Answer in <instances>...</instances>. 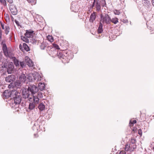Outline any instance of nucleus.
<instances>
[{
	"label": "nucleus",
	"instance_id": "nucleus-1",
	"mask_svg": "<svg viewBox=\"0 0 154 154\" xmlns=\"http://www.w3.org/2000/svg\"><path fill=\"white\" fill-rule=\"evenodd\" d=\"M68 45L67 44L66 46L62 44L60 45L63 49L61 50L60 59H62V61L64 63L69 62L70 60L72 59L74 56L73 53L71 51L64 49L67 48L66 46L68 47Z\"/></svg>",
	"mask_w": 154,
	"mask_h": 154
},
{
	"label": "nucleus",
	"instance_id": "nucleus-2",
	"mask_svg": "<svg viewBox=\"0 0 154 154\" xmlns=\"http://www.w3.org/2000/svg\"><path fill=\"white\" fill-rule=\"evenodd\" d=\"M13 94L11 99V104L15 106L19 104L22 100V97L20 93L17 92L15 90L13 92Z\"/></svg>",
	"mask_w": 154,
	"mask_h": 154
},
{
	"label": "nucleus",
	"instance_id": "nucleus-3",
	"mask_svg": "<svg viewBox=\"0 0 154 154\" xmlns=\"http://www.w3.org/2000/svg\"><path fill=\"white\" fill-rule=\"evenodd\" d=\"M100 22L102 23H104L105 22L106 24H109L110 23V20H111V18L108 14H106L103 16L102 14H100Z\"/></svg>",
	"mask_w": 154,
	"mask_h": 154
},
{
	"label": "nucleus",
	"instance_id": "nucleus-4",
	"mask_svg": "<svg viewBox=\"0 0 154 154\" xmlns=\"http://www.w3.org/2000/svg\"><path fill=\"white\" fill-rule=\"evenodd\" d=\"M16 76L14 75H8L6 77L5 80L7 82H11L10 84L8 85V88H10L11 87L13 88L14 87V85H12V83L15 82L16 80Z\"/></svg>",
	"mask_w": 154,
	"mask_h": 154
},
{
	"label": "nucleus",
	"instance_id": "nucleus-5",
	"mask_svg": "<svg viewBox=\"0 0 154 154\" xmlns=\"http://www.w3.org/2000/svg\"><path fill=\"white\" fill-rule=\"evenodd\" d=\"M28 88L32 95L35 94L38 91V87L33 84H29L28 85Z\"/></svg>",
	"mask_w": 154,
	"mask_h": 154
},
{
	"label": "nucleus",
	"instance_id": "nucleus-6",
	"mask_svg": "<svg viewBox=\"0 0 154 154\" xmlns=\"http://www.w3.org/2000/svg\"><path fill=\"white\" fill-rule=\"evenodd\" d=\"M15 90L14 89L12 90L11 89L5 90L3 93V95L6 99L9 97L11 99L13 94L12 93L13 92H14Z\"/></svg>",
	"mask_w": 154,
	"mask_h": 154
},
{
	"label": "nucleus",
	"instance_id": "nucleus-7",
	"mask_svg": "<svg viewBox=\"0 0 154 154\" xmlns=\"http://www.w3.org/2000/svg\"><path fill=\"white\" fill-rule=\"evenodd\" d=\"M38 75H36L34 73L29 74L28 75L27 79L29 82H32L35 81L36 79L37 81L39 80L38 77Z\"/></svg>",
	"mask_w": 154,
	"mask_h": 154
},
{
	"label": "nucleus",
	"instance_id": "nucleus-8",
	"mask_svg": "<svg viewBox=\"0 0 154 154\" xmlns=\"http://www.w3.org/2000/svg\"><path fill=\"white\" fill-rule=\"evenodd\" d=\"M79 5L75 2H72L71 3L70 9L72 11L75 12H78L79 10Z\"/></svg>",
	"mask_w": 154,
	"mask_h": 154
},
{
	"label": "nucleus",
	"instance_id": "nucleus-9",
	"mask_svg": "<svg viewBox=\"0 0 154 154\" xmlns=\"http://www.w3.org/2000/svg\"><path fill=\"white\" fill-rule=\"evenodd\" d=\"M7 72L8 74H11L14 72V66L12 62H8L7 67Z\"/></svg>",
	"mask_w": 154,
	"mask_h": 154
},
{
	"label": "nucleus",
	"instance_id": "nucleus-10",
	"mask_svg": "<svg viewBox=\"0 0 154 154\" xmlns=\"http://www.w3.org/2000/svg\"><path fill=\"white\" fill-rule=\"evenodd\" d=\"M30 92L28 90V89L24 88L22 90V94L23 98L25 99L29 98L30 99H32V98H29V96L30 95L29 93Z\"/></svg>",
	"mask_w": 154,
	"mask_h": 154
},
{
	"label": "nucleus",
	"instance_id": "nucleus-11",
	"mask_svg": "<svg viewBox=\"0 0 154 154\" xmlns=\"http://www.w3.org/2000/svg\"><path fill=\"white\" fill-rule=\"evenodd\" d=\"M34 31L31 29H29L26 30V33L24 34V35L27 38H31L34 36Z\"/></svg>",
	"mask_w": 154,
	"mask_h": 154
},
{
	"label": "nucleus",
	"instance_id": "nucleus-12",
	"mask_svg": "<svg viewBox=\"0 0 154 154\" xmlns=\"http://www.w3.org/2000/svg\"><path fill=\"white\" fill-rule=\"evenodd\" d=\"M51 54H53V56H57L60 59V57L61 53V50H56L54 49H50Z\"/></svg>",
	"mask_w": 154,
	"mask_h": 154
},
{
	"label": "nucleus",
	"instance_id": "nucleus-13",
	"mask_svg": "<svg viewBox=\"0 0 154 154\" xmlns=\"http://www.w3.org/2000/svg\"><path fill=\"white\" fill-rule=\"evenodd\" d=\"M39 122V118H38L35 122L33 126L32 127V129L33 131H38L40 129V125L38 123V122Z\"/></svg>",
	"mask_w": 154,
	"mask_h": 154
},
{
	"label": "nucleus",
	"instance_id": "nucleus-14",
	"mask_svg": "<svg viewBox=\"0 0 154 154\" xmlns=\"http://www.w3.org/2000/svg\"><path fill=\"white\" fill-rule=\"evenodd\" d=\"M47 47L48 50L54 49V50H60V48L59 46L55 43H53L52 46H48Z\"/></svg>",
	"mask_w": 154,
	"mask_h": 154
},
{
	"label": "nucleus",
	"instance_id": "nucleus-15",
	"mask_svg": "<svg viewBox=\"0 0 154 154\" xmlns=\"http://www.w3.org/2000/svg\"><path fill=\"white\" fill-rule=\"evenodd\" d=\"M9 9L13 15H16L17 13V10L15 6L10 5L9 6Z\"/></svg>",
	"mask_w": 154,
	"mask_h": 154
},
{
	"label": "nucleus",
	"instance_id": "nucleus-16",
	"mask_svg": "<svg viewBox=\"0 0 154 154\" xmlns=\"http://www.w3.org/2000/svg\"><path fill=\"white\" fill-rule=\"evenodd\" d=\"M25 61L29 66L32 67L33 66V63L32 61L28 57H26Z\"/></svg>",
	"mask_w": 154,
	"mask_h": 154
},
{
	"label": "nucleus",
	"instance_id": "nucleus-17",
	"mask_svg": "<svg viewBox=\"0 0 154 154\" xmlns=\"http://www.w3.org/2000/svg\"><path fill=\"white\" fill-rule=\"evenodd\" d=\"M96 17V12H93V13L91 14L89 21L91 23H93L94 20H95Z\"/></svg>",
	"mask_w": 154,
	"mask_h": 154
},
{
	"label": "nucleus",
	"instance_id": "nucleus-18",
	"mask_svg": "<svg viewBox=\"0 0 154 154\" xmlns=\"http://www.w3.org/2000/svg\"><path fill=\"white\" fill-rule=\"evenodd\" d=\"M31 39H30V42L33 45H35L37 43L38 44V43H39V40H38L37 39L36 37L33 36L31 38Z\"/></svg>",
	"mask_w": 154,
	"mask_h": 154
},
{
	"label": "nucleus",
	"instance_id": "nucleus-19",
	"mask_svg": "<svg viewBox=\"0 0 154 154\" xmlns=\"http://www.w3.org/2000/svg\"><path fill=\"white\" fill-rule=\"evenodd\" d=\"M26 77L24 74H22L20 76L19 79L21 82L24 83L26 80Z\"/></svg>",
	"mask_w": 154,
	"mask_h": 154
},
{
	"label": "nucleus",
	"instance_id": "nucleus-20",
	"mask_svg": "<svg viewBox=\"0 0 154 154\" xmlns=\"http://www.w3.org/2000/svg\"><path fill=\"white\" fill-rule=\"evenodd\" d=\"M95 6L96 8V10L98 11H99L101 8V1L100 0H97Z\"/></svg>",
	"mask_w": 154,
	"mask_h": 154
},
{
	"label": "nucleus",
	"instance_id": "nucleus-21",
	"mask_svg": "<svg viewBox=\"0 0 154 154\" xmlns=\"http://www.w3.org/2000/svg\"><path fill=\"white\" fill-rule=\"evenodd\" d=\"M2 49L5 55H6V54L8 55V50L7 46L6 44H4L3 45H2Z\"/></svg>",
	"mask_w": 154,
	"mask_h": 154
},
{
	"label": "nucleus",
	"instance_id": "nucleus-22",
	"mask_svg": "<svg viewBox=\"0 0 154 154\" xmlns=\"http://www.w3.org/2000/svg\"><path fill=\"white\" fill-rule=\"evenodd\" d=\"M38 88L40 90L42 91L45 89V84L43 83L40 82L38 84Z\"/></svg>",
	"mask_w": 154,
	"mask_h": 154
},
{
	"label": "nucleus",
	"instance_id": "nucleus-23",
	"mask_svg": "<svg viewBox=\"0 0 154 154\" xmlns=\"http://www.w3.org/2000/svg\"><path fill=\"white\" fill-rule=\"evenodd\" d=\"M103 24L102 23L100 22L99 25L97 29V32L98 33H101L103 32Z\"/></svg>",
	"mask_w": 154,
	"mask_h": 154
},
{
	"label": "nucleus",
	"instance_id": "nucleus-24",
	"mask_svg": "<svg viewBox=\"0 0 154 154\" xmlns=\"http://www.w3.org/2000/svg\"><path fill=\"white\" fill-rule=\"evenodd\" d=\"M38 108L40 111H42L45 109V106L43 103H41L39 104Z\"/></svg>",
	"mask_w": 154,
	"mask_h": 154
},
{
	"label": "nucleus",
	"instance_id": "nucleus-25",
	"mask_svg": "<svg viewBox=\"0 0 154 154\" xmlns=\"http://www.w3.org/2000/svg\"><path fill=\"white\" fill-rule=\"evenodd\" d=\"M13 62L14 63V64L16 66H20L19 65V60L16 58L15 57H13Z\"/></svg>",
	"mask_w": 154,
	"mask_h": 154
},
{
	"label": "nucleus",
	"instance_id": "nucleus-26",
	"mask_svg": "<svg viewBox=\"0 0 154 154\" xmlns=\"http://www.w3.org/2000/svg\"><path fill=\"white\" fill-rule=\"evenodd\" d=\"M33 100L34 101V102L33 103H34L35 104V103L37 104L39 102V98L37 97V95L34 96L33 95Z\"/></svg>",
	"mask_w": 154,
	"mask_h": 154
},
{
	"label": "nucleus",
	"instance_id": "nucleus-27",
	"mask_svg": "<svg viewBox=\"0 0 154 154\" xmlns=\"http://www.w3.org/2000/svg\"><path fill=\"white\" fill-rule=\"evenodd\" d=\"M23 45L24 50H25L26 51L28 52L30 50L29 47L27 44L25 43H23Z\"/></svg>",
	"mask_w": 154,
	"mask_h": 154
},
{
	"label": "nucleus",
	"instance_id": "nucleus-28",
	"mask_svg": "<svg viewBox=\"0 0 154 154\" xmlns=\"http://www.w3.org/2000/svg\"><path fill=\"white\" fill-rule=\"evenodd\" d=\"M26 37L23 36V35L21 36V38L23 42H24L27 43L29 42V40Z\"/></svg>",
	"mask_w": 154,
	"mask_h": 154
},
{
	"label": "nucleus",
	"instance_id": "nucleus-29",
	"mask_svg": "<svg viewBox=\"0 0 154 154\" xmlns=\"http://www.w3.org/2000/svg\"><path fill=\"white\" fill-rule=\"evenodd\" d=\"M35 103H30L29 106V109L30 110L33 109L35 108Z\"/></svg>",
	"mask_w": 154,
	"mask_h": 154
},
{
	"label": "nucleus",
	"instance_id": "nucleus-30",
	"mask_svg": "<svg viewBox=\"0 0 154 154\" xmlns=\"http://www.w3.org/2000/svg\"><path fill=\"white\" fill-rule=\"evenodd\" d=\"M137 123V121L136 120H130L129 123V126L131 127L133 126L134 124H136Z\"/></svg>",
	"mask_w": 154,
	"mask_h": 154
},
{
	"label": "nucleus",
	"instance_id": "nucleus-31",
	"mask_svg": "<svg viewBox=\"0 0 154 154\" xmlns=\"http://www.w3.org/2000/svg\"><path fill=\"white\" fill-rule=\"evenodd\" d=\"M47 44L44 42H42L40 45V48L42 50H44L45 48L47 46Z\"/></svg>",
	"mask_w": 154,
	"mask_h": 154
},
{
	"label": "nucleus",
	"instance_id": "nucleus-32",
	"mask_svg": "<svg viewBox=\"0 0 154 154\" xmlns=\"http://www.w3.org/2000/svg\"><path fill=\"white\" fill-rule=\"evenodd\" d=\"M142 2L143 5L146 6H148L150 2L148 0H142Z\"/></svg>",
	"mask_w": 154,
	"mask_h": 154
},
{
	"label": "nucleus",
	"instance_id": "nucleus-33",
	"mask_svg": "<svg viewBox=\"0 0 154 154\" xmlns=\"http://www.w3.org/2000/svg\"><path fill=\"white\" fill-rule=\"evenodd\" d=\"M8 64V62L7 61H6L5 62H3L2 63V67L3 68H6Z\"/></svg>",
	"mask_w": 154,
	"mask_h": 154
},
{
	"label": "nucleus",
	"instance_id": "nucleus-34",
	"mask_svg": "<svg viewBox=\"0 0 154 154\" xmlns=\"http://www.w3.org/2000/svg\"><path fill=\"white\" fill-rule=\"evenodd\" d=\"M110 21L112 22L115 24H116L118 22V19L116 17L112 18V19H111V20H110Z\"/></svg>",
	"mask_w": 154,
	"mask_h": 154
},
{
	"label": "nucleus",
	"instance_id": "nucleus-35",
	"mask_svg": "<svg viewBox=\"0 0 154 154\" xmlns=\"http://www.w3.org/2000/svg\"><path fill=\"white\" fill-rule=\"evenodd\" d=\"M10 27L8 26H5V33L6 35H8L9 32Z\"/></svg>",
	"mask_w": 154,
	"mask_h": 154
},
{
	"label": "nucleus",
	"instance_id": "nucleus-36",
	"mask_svg": "<svg viewBox=\"0 0 154 154\" xmlns=\"http://www.w3.org/2000/svg\"><path fill=\"white\" fill-rule=\"evenodd\" d=\"M47 38L48 40L51 42H53L54 41L53 37L51 35H48Z\"/></svg>",
	"mask_w": 154,
	"mask_h": 154
},
{
	"label": "nucleus",
	"instance_id": "nucleus-37",
	"mask_svg": "<svg viewBox=\"0 0 154 154\" xmlns=\"http://www.w3.org/2000/svg\"><path fill=\"white\" fill-rule=\"evenodd\" d=\"M130 144H127L125 145V150L126 151H128L129 150L130 148Z\"/></svg>",
	"mask_w": 154,
	"mask_h": 154
},
{
	"label": "nucleus",
	"instance_id": "nucleus-38",
	"mask_svg": "<svg viewBox=\"0 0 154 154\" xmlns=\"http://www.w3.org/2000/svg\"><path fill=\"white\" fill-rule=\"evenodd\" d=\"M146 119V118L145 117H143L142 115L140 116V117L139 119V121L140 122H142L144 121Z\"/></svg>",
	"mask_w": 154,
	"mask_h": 154
},
{
	"label": "nucleus",
	"instance_id": "nucleus-39",
	"mask_svg": "<svg viewBox=\"0 0 154 154\" xmlns=\"http://www.w3.org/2000/svg\"><path fill=\"white\" fill-rule=\"evenodd\" d=\"M0 2L4 6H6L7 5L6 0H0Z\"/></svg>",
	"mask_w": 154,
	"mask_h": 154
},
{
	"label": "nucleus",
	"instance_id": "nucleus-40",
	"mask_svg": "<svg viewBox=\"0 0 154 154\" xmlns=\"http://www.w3.org/2000/svg\"><path fill=\"white\" fill-rule=\"evenodd\" d=\"M8 55L7 54H6V55H5L6 57H9L11 58L12 57V53L11 51H8Z\"/></svg>",
	"mask_w": 154,
	"mask_h": 154
},
{
	"label": "nucleus",
	"instance_id": "nucleus-41",
	"mask_svg": "<svg viewBox=\"0 0 154 154\" xmlns=\"http://www.w3.org/2000/svg\"><path fill=\"white\" fill-rule=\"evenodd\" d=\"M37 94V97H38V98H41L43 97L42 93L40 91L38 92Z\"/></svg>",
	"mask_w": 154,
	"mask_h": 154
},
{
	"label": "nucleus",
	"instance_id": "nucleus-42",
	"mask_svg": "<svg viewBox=\"0 0 154 154\" xmlns=\"http://www.w3.org/2000/svg\"><path fill=\"white\" fill-rule=\"evenodd\" d=\"M94 0V2L91 6V8H94V7L95 4H96V2H97V0Z\"/></svg>",
	"mask_w": 154,
	"mask_h": 154
},
{
	"label": "nucleus",
	"instance_id": "nucleus-43",
	"mask_svg": "<svg viewBox=\"0 0 154 154\" xmlns=\"http://www.w3.org/2000/svg\"><path fill=\"white\" fill-rule=\"evenodd\" d=\"M20 66L22 68H23L24 66H25V62L24 61L20 62Z\"/></svg>",
	"mask_w": 154,
	"mask_h": 154
},
{
	"label": "nucleus",
	"instance_id": "nucleus-44",
	"mask_svg": "<svg viewBox=\"0 0 154 154\" xmlns=\"http://www.w3.org/2000/svg\"><path fill=\"white\" fill-rule=\"evenodd\" d=\"M114 13L116 15H119L120 14V12L119 10H115L114 11Z\"/></svg>",
	"mask_w": 154,
	"mask_h": 154
},
{
	"label": "nucleus",
	"instance_id": "nucleus-45",
	"mask_svg": "<svg viewBox=\"0 0 154 154\" xmlns=\"http://www.w3.org/2000/svg\"><path fill=\"white\" fill-rule=\"evenodd\" d=\"M15 82V83L14 84V85L15 84V85H14V87L15 86H20L21 85V83L20 82Z\"/></svg>",
	"mask_w": 154,
	"mask_h": 154
},
{
	"label": "nucleus",
	"instance_id": "nucleus-46",
	"mask_svg": "<svg viewBox=\"0 0 154 154\" xmlns=\"http://www.w3.org/2000/svg\"><path fill=\"white\" fill-rule=\"evenodd\" d=\"M136 140L135 139H131V143L134 144L135 143Z\"/></svg>",
	"mask_w": 154,
	"mask_h": 154
},
{
	"label": "nucleus",
	"instance_id": "nucleus-47",
	"mask_svg": "<svg viewBox=\"0 0 154 154\" xmlns=\"http://www.w3.org/2000/svg\"><path fill=\"white\" fill-rule=\"evenodd\" d=\"M138 134L140 137L142 136V132L141 129H140L138 130Z\"/></svg>",
	"mask_w": 154,
	"mask_h": 154
},
{
	"label": "nucleus",
	"instance_id": "nucleus-48",
	"mask_svg": "<svg viewBox=\"0 0 154 154\" xmlns=\"http://www.w3.org/2000/svg\"><path fill=\"white\" fill-rule=\"evenodd\" d=\"M23 45L22 46L21 44H20L19 45V48L22 51L24 52V49H23Z\"/></svg>",
	"mask_w": 154,
	"mask_h": 154
},
{
	"label": "nucleus",
	"instance_id": "nucleus-49",
	"mask_svg": "<svg viewBox=\"0 0 154 154\" xmlns=\"http://www.w3.org/2000/svg\"><path fill=\"white\" fill-rule=\"evenodd\" d=\"M126 152L124 150L120 151L119 154H125Z\"/></svg>",
	"mask_w": 154,
	"mask_h": 154
},
{
	"label": "nucleus",
	"instance_id": "nucleus-50",
	"mask_svg": "<svg viewBox=\"0 0 154 154\" xmlns=\"http://www.w3.org/2000/svg\"><path fill=\"white\" fill-rule=\"evenodd\" d=\"M137 129V128L136 127H133L132 131L134 132H135L136 131Z\"/></svg>",
	"mask_w": 154,
	"mask_h": 154
},
{
	"label": "nucleus",
	"instance_id": "nucleus-51",
	"mask_svg": "<svg viewBox=\"0 0 154 154\" xmlns=\"http://www.w3.org/2000/svg\"><path fill=\"white\" fill-rule=\"evenodd\" d=\"M123 22L124 23H126L128 22V20L127 19H123L122 20Z\"/></svg>",
	"mask_w": 154,
	"mask_h": 154
},
{
	"label": "nucleus",
	"instance_id": "nucleus-52",
	"mask_svg": "<svg viewBox=\"0 0 154 154\" xmlns=\"http://www.w3.org/2000/svg\"><path fill=\"white\" fill-rule=\"evenodd\" d=\"M1 23V27H2V29H4V25L3 23H2L1 22H0Z\"/></svg>",
	"mask_w": 154,
	"mask_h": 154
},
{
	"label": "nucleus",
	"instance_id": "nucleus-53",
	"mask_svg": "<svg viewBox=\"0 0 154 154\" xmlns=\"http://www.w3.org/2000/svg\"><path fill=\"white\" fill-rule=\"evenodd\" d=\"M15 23H16V24H17V25L18 26H20V24H19V22H18V21H17V20H15Z\"/></svg>",
	"mask_w": 154,
	"mask_h": 154
},
{
	"label": "nucleus",
	"instance_id": "nucleus-54",
	"mask_svg": "<svg viewBox=\"0 0 154 154\" xmlns=\"http://www.w3.org/2000/svg\"><path fill=\"white\" fill-rule=\"evenodd\" d=\"M131 147H132L133 148V149H136L137 148V146L136 145H133V146L131 145Z\"/></svg>",
	"mask_w": 154,
	"mask_h": 154
},
{
	"label": "nucleus",
	"instance_id": "nucleus-55",
	"mask_svg": "<svg viewBox=\"0 0 154 154\" xmlns=\"http://www.w3.org/2000/svg\"><path fill=\"white\" fill-rule=\"evenodd\" d=\"M134 149H133V148L132 147L130 146V148L129 150L130 152H132L134 151Z\"/></svg>",
	"mask_w": 154,
	"mask_h": 154
},
{
	"label": "nucleus",
	"instance_id": "nucleus-56",
	"mask_svg": "<svg viewBox=\"0 0 154 154\" xmlns=\"http://www.w3.org/2000/svg\"><path fill=\"white\" fill-rule=\"evenodd\" d=\"M10 4H12L13 2V0H6Z\"/></svg>",
	"mask_w": 154,
	"mask_h": 154
},
{
	"label": "nucleus",
	"instance_id": "nucleus-57",
	"mask_svg": "<svg viewBox=\"0 0 154 154\" xmlns=\"http://www.w3.org/2000/svg\"><path fill=\"white\" fill-rule=\"evenodd\" d=\"M5 42H6V41H5V40H3L2 41V43H1V45H3V44H5Z\"/></svg>",
	"mask_w": 154,
	"mask_h": 154
},
{
	"label": "nucleus",
	"instance_id": "nucleus-58",
	"mask_svg": "<svg viewBox=\"0 0 154 154\" xmlns=\"http://www.w3.org/2000/svg\"><path fill=\"white\" fill-rule=\"evenodd\" d=\"M102 2H104V4L103 3V4L102 5V6L103 7H104V5H106V3L105 0H102Z\"/></svg>",
	"mask_w": 154,
	"mask_h": 154
},
{
	"label": "nucleus",
	"instance_id": "nucleus-59",
	"mask_svg": "<svg viewBox=\"0 0 154 154\" xmlns=\"http://www.w3.org/2000/svg\"><path fill=\"white\" fill-rule=\"evenodd\" d=\"M34 136L36 138V137H38V134L36 133V134H34Z\"/></svg>",
	"mask_w": 154,
	"mask_h": 154
},
{
	"label": "nucleus",
	"instance_id": "nucleus-60",
	"mask_svg": "<svg viewBox=\"0 0 154 154\" xmlns=\"http://www.w3.org/2000/svg\"><path fill=\"white\" fill-rule=\"evenodd\" d=\"M2 31L0 30V39L2 37Z\"/></svg>",
	"mask_w": 154,
	"mask_h": 154
},
{
	"label": "nucleus",
	"instance_id": "nucleus-61",
	"mask_svg": "<svg viewBox=\"0 0 154 154\" xmlns=\"http://www.w3.org/2000/svg\"><path fill=\"white\" fill-rule=\"evenodd\" d=\"M115 37H116V35H111V37L112 38H115Z\"/></svg>",
	"mask_w": 154,
	"mask_h": 154
},
{
	"label": "nucleus",
	"instance_id": "nucleus-62",
	"mask_svg": "<svg viewBox=\"0 0 154 154\" xmlns=\"http://www.w3.org/2000/svg\"><path fill=\"white\" fill-rule=\"evenodd\" d=\"M27 1L29 3H31L32 1V0H27Z\"/></svg>",
	"mask_w": 154,
	"mask_h": 154
},
{
	"label": "nucleus",
	"instance_id": "nucleus-63",
	"mask_svg": "<svg viewBox=\"0 0 154 154\" xmlns=\"http://www.w3.org/2000/svg\"><path fill=\"white\" fill-rule=\"evenodd\" d=\"M152 5L154 6V0H152Z\"/></svg>",
	"mask_w": 154,
	"mask_h": 154
},
{
	"label": "nucleus",
	"instance_id": "nucleus-64",
	"mask_svg": "<svg viewBox=\"0 0 154 154\" xmlns=\"http://www.w3.org/2000/svg\"><path fill=\"white\" fill-rule=\"evenodd\" d=\"M109 40L110 41H112V39L111 38L110 36H109Z\"/></svg>",
	"mask_w": 154,
	"mask_h": 154
}]
</instances>
